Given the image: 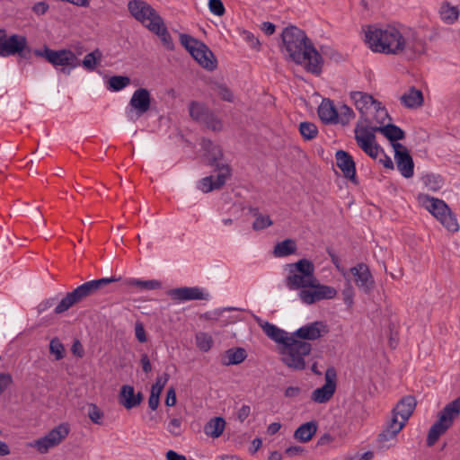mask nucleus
Here are the masks:
<instances>
[{"label":"nucleus","mask_w":460,"mask_h":460,"mask_svg":"<svg viewBox=\"0 0 460 460\" xmlns=\"http://www.w3.org/2000/svg\"><path fill=\"white\" fill-rule=\"evenodd\" d=\"M363 31L366 45L376 53L416 59L426 52L424 40L416 31L404 27L368 25Z\"/></svg>","instance_id":"obj_1"},{"label":"nucleus","mask_w":460,"mask_h":460,"mask_svg":"<svg viewBox=\"0 0 460 460\" xmlns=\"http://www.w3.org/2000/svg\"><path fill=\"white\" fill-rule=\"evenodd\" d=\"M284 283L290 290L298 291L300 301L313 305L321 300L332 299L337 290L331 286L321 284L314 275V265L307 259L285 265Z\"/></svg>","instance_id":"obj_2"},{"label":"nucleus","mask_w":460,"mask_h":460,"mask_svg":"<svg viewBox=\"0 0 460 460\" xmlns=\"http://www.w3.org/2000/svg\"><path fill=\"white\" fill-rule=\"evenodd\" d=\"M280 50L287 60L302 66L307 72L314 75H320L322 72V56L299 28L288 26L283 30Z\"/></svg>","instance_id":"obj_3"},{"label":"nucleus","mask_w":460,"mask_h":460,"mask_svg":"<svg viewBox=\"0 0 460 460\" xmlns=\"http://www.w3.org/2000/svg\"><path fill=\"white\" fill-rule=\"evenodd\" d=\"M460 415V396L447 403L438 413L437 420L431 425L428 436L427 445L432 447L454 424Z\"/></svg>","instance_id":"obj_4"},{"label":"nucleus","mask_w":460,"mask_h":460,"mask_svg":"<svg viewBox=\"0 0 460 460\" xmlns=\"http://www.w3.org/2000/svg\"><path fill=\"white\" fill-rule=\"evenodd\" d=\"M119 280L115 278H103L100 279L87 281L78 286L72 292L66 295L64 298L58 303L55 308L56 314H62L67 311L75 304L83 301L86 297L95 294L98 290L102 288L104 286Z\"/></svg>","instance_id":"obj_5"},{"label":"nucleus","mask_w":460,"mask_h":460,"mask_svg":"<svg viewBox=\"0 0 460 460\" xmlns=\"http://www.w3.org/2000/svg\"><path fill=\"white\" fill-rule=\"evenodd\" d=\"M312 350V345L293 338L288 340L279 349L281 361L289 368L302 370L305 367V356Z\"/></svg>","instance_id":"obj_6"},{"label":"nucleus","mask_w":460,"mask_h":460,"mask_svg":"<svg viewBox=\"0 0 460 460\" xmlns=\"http://www.w3.org/2000/svg\"><path fill=\"white\" fill-rule=\"evenodd\" d=\"M419 203L435 217L448 231L456 232L459 226L445 201L426 194L418 195Z\"/></svg>","instance_id":"obj_7"},{"label":"nucleus","mask_w":460,"mask_h":460,"mask_svg":"<svg viewBox=\"0 0 460 460\" xmlns=\"http://www.w3.org/2000/svg\"><path fill=\"white\" fill-rule=\"evenodd\" d=\"M180 41L202 67L208 70L217 67L214 54L204 43L188 34H180Z\"/></svg>","instance_id":"obj_8"},{"label":"nucleus","mask_w":460,"mask_h":460,"mask_svg":"<svg viewBox=\"0 0 460 460\" xmlns=\"http://www.w3.org/2000/svg\"><path fill=\"white\" fill-rule=\"evenodd\" d=\"M34 54L38 57L45 58L54 66H61L62 71L66 70L67 73L80 65V60L70 49L53 50L44 47L42 50L36 49Z\"/></svg>","instance_id":"obj_9"},{"label":"nucleus","mask_w":460,"mask_h":460,"mask_svg":"<svg viewBox=\"0 0 460 460\" xmlns=\"http://www.w3.org/2000/svg\"><path fill=\"white\" fill-rule=\"evenodd\" d=\"M128 9L130 14L149 31L163 20L149 4L142 0L129 1Z\"/></svg>","instance_id":"obj_10"},{"label":"nucleus","mask_w":460,"mask_h":460,"mask_svg":"<svg viewBox=\"0 0 460 460\" xmlns=\"http://www.w3.org/2000/svg\"><path fill=\"white\" fill-rule=\"evenodd\" d=\"M150 92L146 88H138L133 93L126 109L127 118L130 121H136L146 113L150 110Z\"/></svg>","instance_id":"obj_11"},{"label":"nucleus","mask_w":460,"mask_h":460,"mask_svg":"<svg viewBox=\"0 0 460 460\" xmlns=\"http://www.w3.org/2000/svg\"><path fill=\"white\" fill-rule=\"evenodd\" d=\"M25 50L30 51L25 36L13 34L8 37L4 30H0V57L23 56Z\"/></svg>","instance_id":"obj_12"},{"label":"nucleus","mask_w":460,"mask_h":460,"mask_svg":"<svg viewBox=\"0 0 460 460\" xmlns=\"http://www.w3.org/2000/svg\"><path fill=\"white\" fill-rule=\"evenodd\" d=\"M69 431V425L61 423L30 446L35 447L41 454L47 453L50 448L58 446L68 436Z\"/></svg>","instance_id":"obj_13"},{"label":"nucleus","mask_w":460,"mask_h":460,"mask_svg":"<svg viewBox=\"0 0 460 460\" xmlns=\"http://www.w3.org/2000/svg\"><path fill=\"white\" fill-rule=\"evenodd\" d=\"M325 383L314 389L311 394V400L319 404L327 403L333 397L337 388V373L334 367H328L324 374Z\"/></svg>","instance_id":"obj_14"},{"label":"nucleus","mask_w":460,"mask_h":460,"mask_svg":"<svg viewBox=\"0 0 460 460\" xmlns=\"http://www.w3.org/2000/svg\"><path fill=\"white\" fill-rule=\"evenodd\" d=\"M355 139L358 146L371 158L378 159L383 150L376 145L375 135L367 128L357 125L355 128Z\"/></svg>","instance_id":"obj_15"},{"label":"nucleus","mask_w":460,"mask_h":460,"mask_svg":"<svg viewBox=\"0 0 460 460\" xmlns=\"http://www.w3.org/2000/svg\"><path fill=\"white\" fill-rule=\"evenodd\" d=\"M328 332L329 327L324 322L315 321L300 327L291 336L304 341H315L323 337Z\"/></svg>","instance_id":"obj_16"},{"label":"nucleus","mask_w":460,"mask_h":460,"mask_svg":"<svg viewBox=\"0 0 460 460\" xmlns=\"http://www.w3.org/2000/svg\"><path fill=\"white\" fill-rule=\"evenodd\" d=\"M217 177L208 176L199 183V189L205 193L221 188L231 175V169L228 164L218 165Z\"/></svg>","instance_id":"obj_17"},{"label":"nucleus","mask_w":460,"mask_h":460,"mask_svg":"<svg viewBox=\"0 0 460 460\" xmlns=\"http://www.w3.org/2000/svg\"><path fill=\"white\" fill-rule=\"evenodd\" d=\"M350 273L353 276V280L356 286L364 293H370L374 287L375 281L370 272L369 268L364 264L359 263L350 269Z\"/></svg>","instance_id":"obj_18"},{"label":"nucleus","mask_w":460,"mask_h":460,"mask_svg":"<svg viewBox=\"0 0 460 460\" xmlns=\"http://www.w3.org/2000/svg\"><path fill=\"white\" fill-rule=\"evenodd\" d=\"M394 150V159L398 170L405 178L413 175V161L408 149L400 143H393Z\"/></svg>","instance_id":"obj_19"},{"label":"nucleus","mask_w":460,"mask_h":460,"mask_svg":"<svg viewBox=\"0 0 460 460\" xmlns=\"http://www.w3.org/2000/svg\"><path fill=\"white\" fill-rule=\"evenodd\" d=\"M168 296L171 297V299L178 302L202 300L207 299L208 297V294H205L199 288L197 287H183L173 288L168 291Z\"/></svg>","instance_id":"obj_20"},{"label":"nucleus","mask_w":460,"mask_h":460,"mask_svg":"<svg viewBox=\"0 0 460 460\" xmlns=\"http://www.w3.org/2000/svg\"><path fill=\"white\" fill-rule=\"evenodd\" d=\"M335 159L336 164L342 172L343 176L352 182L357 183L356 165L352 156L343 150H338L335 154Z\"/></svg>","instance_id":"obj_21"},{"label":"nucleus","mask_w":460,"mask_h":460,"mask_svg":"<svg viewBox=\"0 0 460 460\" xmlns=\"http://www.w3.org/2000/svg\"><path fill=\"white\" fill-rule=\"evenodd\" d=\"M200 145L203 150V156L210 165L216 167V171H218V165L226 164L221 162L223 152L218 146L213 144L208 139H202Z\"/></svg>","instance_id":"obj_22"},{"label":"nucleus","mask_w":460,"mask_h":460,"mask_svg":"<svg viewBox=\"0 0 460 460\" xmlns=\"http://www.w3.org/2000/svg\"><path fill=\"white\" fill-rule=\"evenodd\" d=\"M142 400V394L140 392L136 394L132 385H125L121 387L119 394V402L127 410L138 406Z\"/></svg>","instance_id":"obj_23"},{"label":"nucleus","mask_w":460,"mask_h":460,"mask_svg":"<svg viewBox=\"0 0 460 460\" xmlns=\"http://www.w3.org/2000/svg\"><path fill=\"white\" fill-rule=\"evenodd\" d=\"M350 99L353 102V104L357 108V110L362 115H367L372 112L376 104L378 103L374 98L363 92H352L350 93Z\"/></svg>","instance_id":"obj_24"},{"label":"nucleus","mask_w":460,"mask_h":460,"mask_svg":"<svg viewBox=\"0 0 460 460\" xmlns=\"http://www.w3.org/2000/svg\"><path fill=\"white\" fill-rule=\"evenodd\" d=\"M257 324L262 329L264 333L272 341L277 343L284 344L288 340L290 339V335L288 333L276 325L263 321L261 318H256Z\"/></svg>","instance_id":"obj_25"},{"label":"nucleus","mask_w":460,"mask_h":460,"mask_svg":"<svg viewBox=\"0 0 460 460\" xmlns=\"http://www.w3.org/2000/svg\"><path fill=\"white\" fill-rule=\"evenodd\" d=\"M318 116L325 124L338 123V110L330 99H323L318 107Z\"/></svg>","instance_id":"obj_26"},{"label":"nucleus","mask_w":460,"mask_h":460,"mask_svg":"<svg viewBox=\"0 0 460 460\" xmlns=\"http://www.w3.org/2000/svg\"><path fill=\"white\" fill-rule=\"evenodd\" d=\"M416 407V401L411 396L403 397L394 407V415L406 421L409 420Z\"/></svg>","instance_id":"obj_27"},{"label":"nucleus","mask_w":460,"mask_h":460,"mask_svg":"<svg viewBox=\"0 0 460 460\" xmlns=\"http://www.w3.org/2000/svg\"><path fill=\"white\" fill-rule=\"evenodd\" d=\"M247 358V352L243 348L235 347L226 350L221 356V363L224 366L238 365Z\"/></svg>","instance_id":"obj_28"},{"label":"nucleus","mask_w":460,"mask_h":460,"mask_svg":"<svg viewBox=\"0 0 460 460\" xmlns=\"http://www.w3.org/2000/svg\"><path fill=\"white\" fill-rule=\"evenodd\" d=\"M401 102L408 109H417L423 104V94L420 90L410 88L400 98Z\"/></svg>","instance_id":"obj_29"},{"label":"nucleus","mask_w":460,"mask_h":460,"mask_svg":"<svg viewBox=\"0 0 460 460\" xmlns=\"http://www.w3.org/2000/svg\"><path fill=\"white\" fill-rule=\"evenodd\" d=\"M317 428V422L314 420L305 422L296 429L294 438L302 443L308 442L316 433Z\"/></svg>","instance_id":"obj_30"},{"label":"nucleus","mask_w":460,"mask_h":460,"mask_svg":"<svg viewBox=\"0 0 460 460\" xmlns=\"http://www.w3.org/2000/svg\"><path fill=\"white\" fill-rule=\"evenodd\" d=\"M440 19L447 24H454L459 18V9L448 2H443L439 7Z\"/></svg>","instance_id":"obj_31"},{"label":"nucleus","mask_w":460,"mask_h":460,"mask_svg":"<svg viewBox=\"0 0 460 460\" xmlns=\"http://www.w3.org/2000/svg\"><path fill=\"white\" fill-rule=\"evenodd\" d=\"M225 427V420L222 417H215L206 423L204 432L210 438H217L223 434Z\"/></svg>","instance_id":"obj_32"},{"label":"nucleus","mask_w":460,"mask_h":460,"mask_svg":"<svg viewBox=\"0 0 460 460\" xmlns=\"http://www.w3.org/2000/svg\"><path fill=\"white\" fill-rule=\"evenodd\" d=\"M373 129L382 133L393 143H395L394 141L402 139L404 137V132L399 127L394 124L387 123L384 126H375L373 127Z\"/></svg>","instance_id":"obj_33"},{"label":"nucleus","mask_w":460,"mask_h":460,"mask_svg":"<svg viewBox=\"0 0 460 460\" xmlns=\"http://www.w3.org/2000/svg\"><path fill=\"white\" fill-rule=\"evenodd\" d=\"M296 243L293 239H285L274 246L273 254L275 257L281 258L294 254L296 252Z\"/></svg>","instance_id":"obj_34"},{"label":"nucleus","mask_w":460,"mask_h":460,"mask_svg":"<svg viewBox=\"0 0 460 460\" xmlns=\"http://www.w3.org/2000/svg\"><path fill=\"white\" fill-rule=\"evenodd\" d=\"M150 31L156 34L164 46L170 50H172L174 49V44L172 41V39L164 24V20H162L158 24H156L154 29H152Z\"/></svg>","instance_id":"obj_35"},{"label":"nucleus","mask_w":460,"mask_h":460,"mask_svg":"<svg viewBox=\"0 0 460 460\" xmlns=\"http://www.w3.org/2000/svg\"><path fill=\"white\" fill-rule=\"evenodd\" d=\"M252 211L254 217V221L252 223V229L254 231H261L273 225V221L269 215L261 214L256 208Z\"/></svg>","instance_id":"obj_36"},{"label":"nucleus","mask_w":460,"mask_h":460,"mask_svg":"<svg viewBox=\"0 0 460 460\" xmlns=\"http://www.w3.org/2000/svg\"><path fill=\"white\" fill-rule=\"evenodd\" d=\"M102 58V54L100 49H96L93 52L87 54L83 61L82 65L83 66L90 71H93L96 68L98 64L101 62Z\"/></svg>","instance_id":"obj_37"},{"label":"nucleus","mask_w":460,"mask_h":460,"mask_svg":"<svg viewBox=\"0 0 460 460\" xmlns=\"http://www.w3.org/2000/svg\"><path fill=\"white\" fill-rule=\"evenodd\" d=\"M196 346L202 352L211 349L214 341L211 335L207 332H198L195 336Z\"/></svg>","instance_id":"obj_38"},{"label":"nucleus","mask_w":460,"mask_h":460,"mask_svg":"<svg viewBox=\"0 0 460 460\" xmlns=\"http://www.w3.org/2000/svg\"><path fill=\"white\" fill-rule=\"evenodd\" d=\"M189 111H190V117L193 119H195L197 121H200V122H203L207 114L209 113V111L208 109H206L204 107V105H202L201 103L196 102H192L190 104Z\"/></svg>","instance_id":"obj_39"},{"label":"nucleus","mask_w":460,"mask_h":460,"mask_svg":"<svg viewBox=\"0 0 460 460\" xmlns=\"http://www.w3.org/2000/svg\"><path fill=\"white\" fill-rule=\"evenodd\" d=\"M298 129L301 136L305 140L314 139L318 135V128L316 125L309 121L301 122Z\"/></svg>","instance_id":"obj_40"},{"label":"nucleus","mask_w":460,"mask_h":460,"mask_svg":"<svg viewBox=\"0 0 460 460\" xmlns=\"http://www.w3.org/2000/svg\"><path fill=\"white\" fill-rule=\"evenodd\" d=\"M425 187L431 191H438L443 186V180L439 175L426 174L422 177Z\"/></svg>","instance_id":"obj_41"},{"label":"nucleus","mask_w":460,"mask_h":460,"mask_svg":"<svg viewBox=\"0 0 460 460\" xmlns=\"http://www.w3.org/2000/svg\"><path fill=\"white\" fill-rule=\"evenodd\" d=\"M130 84V78L123 75H114L109 79L108 88L111 91L118 92Z\"/></svg>","instance_id":"obj_42"},{"label":"nucleus","mask_w":460,"mask_h":460,"mask_svg":"<svg viewBox=\"0 0 460 460\" xmlns=\"http://www.w3.org/2000/svg\"><path fill=\"white\" fill-rule=\"evenodd\" d=\"M398 434L399 433L395 432L394 430L385 429L379 435V442L382 444L383 447L389 448L394 447L396 444Z\"/></svg>","instance_id":"obj_43"},{"label":"nucleus","mask_w":460,"mask_h":460,"mask_svg":"<svg viewBox=\"0 0 460 460\" xmlns=\"http://www.w3.org/2000/svg\"><path fill=\"white\" fill-rule=\"evenodd\" d=\"M355 118L353 110L346 104H343L338 110V123L346 125Z\"/></svg>","instance_id":"obj_44"},{"label":"nucleus","mask_w":460,"mask_h":460,"mask_svg":"<svg viewBox=\"0 0 460 460\" xmlns=\"http://www.w3.org/2000/svg\"><path fill=\"white\" fill-rule=\"evenodd\" d=\"M372 111H374L373 120L377 124L376 126L385 125V121L389 119V117L386 110L381 106L380 102L376 104Z\"/></svg>","instance_id":"obj_45"},{"label":"nucleus","mask_w":460,"mask_h":460,"mask_svg":"<svg viewBox=\"0 0 460 460\" xmlns=\"http://www.w3.org/2000/svg\"><path fill=\"white\" fill-rule=\"evenodd\" d=\"M49 351L54 355L56 360H60L65 357V348L61 341L57 338L50 341Z\"/></svg>","instance_id":"obj_46"},{"label":"nucleus","mask_w":460,"mask_h":460,"mask_svg":"<svg viewBox=\"0 0 460 460\" xmlns=\"http://www.w3.org/2000/svg\"><path fill=\"white\" fill-rule=\"evenodd\" d=\"M202 123L213 131H220L223 128L222 121L210 112L207 114Z\"/></svg>","instance_id":"obj_47"},{"label":"nucleus","mask_w":460,"mask_h":460,"mask_svg":"<svg viewBox=\"0 0 460 460\" xmlns=\"http://www.w3.org/2000/svg\"><path fill=\"white\" fill-rule=\"evenodd\" d=\"M87 415L93 423H102L103 412L96 404L92 403L88 405Z\"/></svg>","instance_id":"obj_48"},{"label":"nucleus","mask_w":460,"mask_h":460,"mask_svg":"<svg viewBox=\"0 0 460 460\" xmlns=\"http://www.w3.org/2000/svg\"><path fill=\"white\" fill-rule=\"evenodd\" d=\"M242 39L253 49L260 50L261 42L258 38L248 31H242L240 32Z\"/></svg>","instance_id":"obj_49"},{"label":"nucleus","mask_w":460,"mask_h":460,"mask_svg":"<svg viewBox=\"0 0 460 460\" xmlns=\"http://www.w3.org/2000/svg\"><path fill=\"white\" fill-rule=\"evenodd\" d=\"M132 286L138 287L143 289H156L161 287V284L157 280H139V279H132L128 282Z\"/></svg>","instance_id":"obj_50"},{"label":"nucleus","mask_w":460,"mask_h":460,"mask_svg":"<svg viewBox=\"0 0 460 460\" xmlns=\"http://www.w3.org/2000/svg\"><path fill=\"white\" fill-rule=\"evenodd\" d=\"M167 430L174 437L180 436L182 432L181 420L177 418L170 420L167 425Z\"/></svg>","instance_id":"obj_51"},{"label":"nucleus","mask_w":460,"mask_h":460,"mask_svg":"<svg viewBox=\"0 0 460 460\" xmlns=\"http://www.w3.org/2000/svg\"><path fill=\"white\" fill-rule=\"evenodd\" d=\"M405 424L406 421L398 418L397 415L393 414L392 419L388 422L385 429H388L389 430H394L395 432L400 433V431L403 429Z\"/></svg>","instance_id":"obj_52"},{"label":"nucleus","mask_w":460,"mask_h":460,"mask_svg":"<svg viewBox=\"0 0 460 460\" xmlns=\"http://www.w3.org/2000/svg\"><path fill=\"white\" fill-rule=\"evenodd\" d=\"M209 11L217 16H222L225 13V7L221 0H208Z\"/></svg>","instance_id":"obj_53"},{"label":"nucleus","mask_w":460,"mask_h":460,"mask_svg":"<svg viewBox=\"0 0 460 460\" xmlns=\"http://www.w3.org/2000/svg\"><path fill=\"white\" fill-rule=\"evenodd\" d=\"M13 383V379L9 373H0V395L3 394L7 388Z\"/></svg>","instance_id":"obj_54"},{"label":"nucleus","mask_w":460,"mask_h":460,"mask_svg":"<svg viewBox=\"0 0 460 460\" xmlns=\"http://www.w3.org/2000/svg\"><path fill=\"white\" fill-rule=\"evenodd\" d=\"M134 331L136 339L139 342L144 343L147 341L146 332L144 324L141 322H136Z\"/></svg>","instance_id":"obj_55"},{"label":"nucleus","mask_w":460,"mask_h":460,"mask_svg":"<svg viewBox=\"0 0 460 460\" xmlns=\"http://www.w3.org/2000/svg\"><path fill=\"white\" fill-rule=\"evenodd\" d=\"M217 93L223 100L226 102H233L234 100L232 92L226 86L219 85L217 88Z\"/></svg>","instance_id":"obj_56"},{"label":"nucleus","mask_w":460,"mask_h":460,"mask_svg":"<svg viewBox=\"0 0 460 460\" xmlns=\"http://www.w3.org/2000/svg\"><path fill=\"white\" fill-rule=\"evenodd\" d=\"M140 364L144 372L150 373L152 371V365L146 353L141 355Z\"/></svg>","instance_id":"obj_57"},{"label":"nucleus","mask_w":460,"mask_h":460,"mask_svg":"<svg viewBox=\"0 0 460 460\" xmlns=\"http://www.w3.org/2000/svg\"><path fill=\"white\" fill-rule=\"evenodd\" d=\"M176 403V394L173 387H171L167 391L166 399H165V404L167 406H173Z\"/></svg>","instance_id":"obj_58"},{"label":"nucleus","mask_w":460,"mask_h":460,"mask_svg":"<svg viewBox=\"0 0 460 460\" xmlns=\"http://www.w3.org/2000/svg\"><path fill=\"white\" fill-rule=\"evenodd\" d=\"M251 413V408L249 405H243L238 412H237V419L243 422Z\"/></svg>","instance_id":"obj_59"},{"label":"nucleus","mask_w":460,"mask_h":460,"mask_svg":"<svg viewBox=\"0 0 460 460\" xmlns=\"http://www.w3.org/2000/svg\"><path fill=\"white\" fill-rule=\"evenodd\" d=\"M301 393V389L298 386H288L285 390V396L288 398H296Z\"/></svg>","instance_id":"obj_60"},{"label":"nucleus","mask_w":460,"mask_h":460,"mask_svg":"<svg viewBox=\"0 0 460 460\" xmlns=\"http://www.w3.org/2000/svg\"><path fill=\"white\" fill-rule=\"evenodd\" d=\"M49 9V5L45 2H39L35 4L32 7L34 13L39 15L44 14Z\"/></svg>","instance_id":"obj_61"},{"label":"nucleus","mask_w":460,"mask_h":460,"mask_svg":"<svg viewBox=\"0 0 460 460\" xmlns=\"http://www.w3.org/2000/svg\"><path fill=\"white\" fill-rule=\"evenodd\" d=\"M261 29L267 35H272L275 32V25L270 22H262Z\"/></svg>","instance_id":"obj_62"},{"label":"nucleus","mask_w":460,"mask_h":460,"mask_svg":"<svg viewBox=\"0 0 460 460\" xmlns=\"http://www.w3.org/2000/svg\"><path fill=\"white\" fill-rule=\"evenodd\" d=\"M71 350H72L73 354H75L78 357H83V355H84V349H83L82 344L79 341H74Z\"/></svg>","instance_id":"obj_63"},{"label":"nucleus","mask_w":460,"mask_h":460,"mask_svg":"<svg viewBox=\"0 0 460 460\" xmlns=\"http://www.w3.org/2000/svg\"><path fill=\"white\" fill-rule=\"evenodd\" d=\"M167 460H186V457L182 455L176 453L175 451L169 450L166 453Z\"/></svg>","instance_id":"obj_64"}]
</instances>
